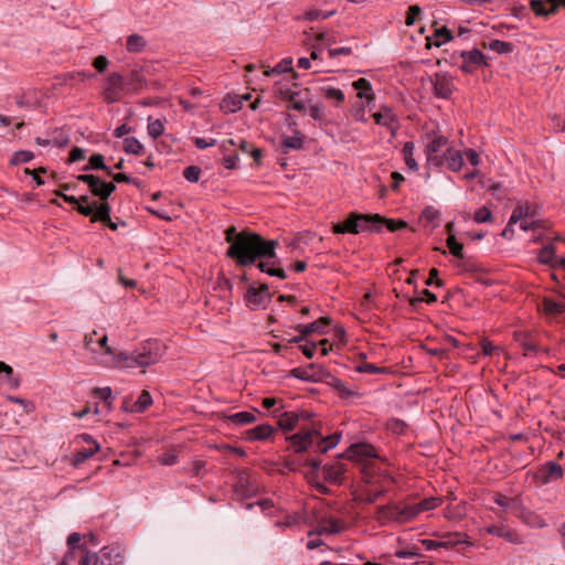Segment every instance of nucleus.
Segmentation results:
<instances>
[{"label":"nucleus","mask_w":565,"mask_h":565,"mask_svg":"<svg viewBox=\"0 0 565 565\" xmlns=\"http://www.w3.org/2000/svg\"><path fill=\"white\" fill-rule=\"evenodd\" d=\"M536 215V207L530 204L518 205L510 216V225L516 224L521 220H533Z\"/></svg>","instance_id":"obj_23"},{"label":"nucleus","mask_w":565,"mask_h":565,"mask_svg":"<svg viewBox=\"0 0 565 565\" xmlns=\"http://www.w3.org/2000/svg\"><path fill=\"white\" fill-rule=\"evenodd\" d=\"M98 221L104 222L113 231H116L118 227L117 224L110 220V206L108 203H102L98 206L97 212L94 214L92 222Z\"/></svg>","instance_id":"obj_28"},{"label":"nucleus","mask_w":565,"mask_h":565,"mask_svg":"<svg viewBox=\"0 0 565 565\" xmlns=\"http://www.w3.org/2000/svg\"><path fill=\"white\" fill-rule=\"evenodd\" d=\"M439 212L433 206H427L422 212V221L429 225L431 228H435L439 224Z\"/></svg>","instance_id":"obj_37"},{"label":"nucleus","mask_w":565,"mask_h":565,"mask_svg":"<svg viewBox=\"0 0 565 565\" xmlns=\"http://www.w3.org/2000/svg\"><path fill=\"white\" fill-rule=\"evenodd\" d=\"M344 525L337 519H328L322 521L317 527V534H338L343 530Z\"/></svg>","instance_id":"obj_27"},{"label":"nucleus","mask_w":565,"mask_h":565,"mask_svg":"<svg viewBox=\"0 0 565 565\" xmlns=\"http://www.w3.org/2000/svg\"><path fill=\"white\" fill-rule=\"evenodd\" d=\"M124 555L119 546L103 547L99 553L86 552L79 565H122Z\"/></svg>","instance_id":"obj_8"},{"label":"nucleus","mask_w":565,"mask_h":565,"mask_svg":"<svg viewBox=\"0 0 565 565\" xmlns=\"http://www.w3.org/2000/svg\"><path fill=\"white\" fill-rule=\"evenodd\" d=\"M563 477V468L555 461H547L536 472L535 478L543 484L551 483Z\"/></svg>","instance_id":"obj_13"},{"label":"nucleus","mask_w":565,"mask_h":565,"mask_svg":"<svg viewBox=\"0 0 565 565\" xmlns=\"http://www.w3.org/2000/svg\"><path fill=\"white\" fill-rule=\"evenodd\" d=\"M414 149L415 146L413 142H406L403 147L405 163L408 169L416 171L418 169V163L414 158Z\"/></svg>","instance_id":"obj_40"},{"label":"nucleus","mask_w":565,"mask_h":565,"mask_svg":"<svg viewBox=\"0 0 565 565\" xmlns=\"http://www.w3.org/2000/svg\"><path fill=\"white\" fill-rule=\"evenodd\" d=\"M326 343H327V341H320L318 343H315V342L309 343V342H307L303 345H301L300 348H301L302 353L307 358L311 359V358H313V355H315V353H316V351L318 349H320L321 355H327L328 354V348L326 347Z\"/></svg>","instance_id":"obj_36"},{"label":"nucleus","mask_w":565,"mask_h":565,"mask_svg":"<svg viewBox=\"0 0 565 565\" xmlns=\"http://www.w3.org/2000/svg\"><path fill=\"white\" fill-rule=\"evenodd\" d=\"M433 36L435 39L434 45L436 46H440L441 44L454 40L452 33L447 26L436 29ZM427 42L429 46L433 45L430 38H427Z\"/></svg>","instance_id":"obj_29"},{"label":"nucleus","mask_w":565,"mask_h":565,"mask_svg":"<svg viewBox=\"0 0 565 565\" xmlns=\"http://www.w3.org/2000/svg\"><path fill=\"white\" fill-rule=\"evenodd\" d=\"M93 362L105 369H127V352H116L111 347L93 351Z\"/></svg>","instance_id":"obj_9"},{"label":"nucleus","mask_w":565,"mask_h":565,"mask_svg":"<svg viewBox=\"0 0 565 565\" xmlns=\"http://www.w3.org/2000/svg\"><path fill=\"white\" fill-rule=\"evenodd\" d=\"M226 241L230 243L227 255L234 258L239 265L247 266L260 260L257 267L271 277L285 279L284 269L270 265V259L276 257V241H264L262 236L250 232L237 233L235 227L226 230Z\"/></svg>","instance_id":"obj_1"},{"label":"nucleus","mask_w":565,"mask_h":565,"mask_svg":"<svg viewBox=\"0 0 565 565\" xmlns=\"http://www.w3.org/2000/svg\"><path fill=\"white\" fill-rule=\"evenodd\" d=\"M447 246L450 249L451 254L456 257H462V244L458 243L454 235H449L447 238Z\"/></svg>","instance_id":"obj_58"},{"label":"nucleus","mask_w":565,"mask_h":565,"mask_svg":"<svg viewBox=\"0 0 565 565\" xmlns=\"http://www.w3.org/2000/svg\"><path fill=\"white\" fill-rule=\"evenodd\" d=\"M286 468L290 471H301L309 481L324 479L337 483L341 482L345 473V467L342 462L337 461L330 466L321 467V461L317 459L287 461Z\"/></svg>","instance_id":"obj_3"},{"label":"nucleus","mask_w":565,"mask_h":565,"mask_svg":"<svg viewBox=\"0 0 565 565\" xmlns=\"http://www.w3.org/2000/svg\"><path fill=\"white\" fill-rule=\"evenodd\" d=\"M494 502L499 507L503 508L505 511H513V510H515V508L518 505V502L514 499L508 498L502 494H497L494 497Z\"/></svg>","instance_id":"obj_48"},{"label":"nucleus","mask_w":565,"mask_h":565,"mask_svg":"<svg viewBox=\"0 0 565 565\" xmlns=\"http://www.w3.org/2000/svg\"><path fill=\"white\" fill-rule=\"evenodd\" d=\"M300 515H287L282 521H277L276 526L291 527L300 523Z\"/></svg>","instance_id":"obj_62"},{"label":"nucleus","mask_w":565,"mask_h":565,"mask_svg":"<svg viewBox=\"0 0 565 565\" xmlns=\"http://www.w3.org/2000/svg\"><path fill=\"white\" fill-rule=\"evenodd\" d=\"M559 8H565V0H531L530 9L536 17L548 18L558 12Z\"/></svg>","instance_id":"obj_12"},{"label":"nucleus","mask_w":565,"mask_h":565,"mask_svg":"<svg viewBox=\"0 0 565 565\" xmlns=\"http://www.w3.org/2000/svg\"><path fill=\"white\" fill-rule=\"evenodd\" d=\"M309 116L315 119V120H322L323 117H324V111H323V107H321L320 105L318 104H315V105H309L308 109H307Z\"/></svg>","instance_id":"obj_61"},{"label":"nucleus","mask_w":565,"mask_h":565,"mask_svg":"<svg viewBox=\"0 0 565 565\" xmlns=\"http://www.w3.org/2000/svg\"><path fill=\"white\" fill-rule=\"evenodd\" d=\"M146 40L139 34H131L127 38L126 49L128 52H141L146 47Z\"/></svg>","instance_id":"obj_35"},{"label":"nucleus","mask_w":565,"mask_h":565,"mask_svg":"<svg viewBox=\"0 0 565 565\" xmlns=\"http://www.w3.org/2000/svg\"><path fill=\"white\" fill-rule=\"evenodd\" d=\"M94 394H95V396H97L98 398L104 401L107 405H110L109 399L113 395V391L109 386L96 387L94 390Z\"/></svg>","instance_id":"obj_60"},{"label":"nucleus","mask_w":565,"mask_h":565,"mask_svg":"<svg viewBox=\"0 0 565 565\" xmlns=\"http://www.w3.org/2000/svg\"><path fill=\"white\" fill-rule=\"evenodd\" d=\"M273 431H274V429L270 425H267V424L258 425V426L250 428L246 431V439L249 441L265 440L273 434Z\"/></svg>","instance_id":"obj_26"},{"label":"nucleus","mask_w":565,"mask_h":565,"mask_svg":"<svg viewBox=\"0 0 565 565\" xmlns=\"http://www.w3.org/2000/svg\"><path fill=\"white\" fill-rule=\"evenodd\" d=\"M99 205L100 204H97V202H93L92 204L78 203L75 209L78 211V213H81L85 216L92 215V218H93L94 214L97 212V209Z\"/></svg>","instance_id":"obj_59"},{"label":"nucleus","mask_w":565,"mask_h":565,"mask_svg":"<svg viewBox=\"0 0 565 565\" xmlns=\"http://www.w3.org/2000/svg\"><path fill=\"white\" fill-rule=\"evenodd\" d=\"M327 323L323 320L313 321L308 324L299 326L298 329L301 332L300 337H296L292 339V342H300L305 337L311 333H323Z\"/></svg>","instance_id":"obj_25"},{"label":"nucleus","mask_w":565,"mask_h":565,"mask_svg":"<svg viewBox=\"0 0 565 565\" xmlns=\"http://www.w3.org/2000/svg\"><path fill=\"white\" fill-rule=\"evenodd\" d=\"M333 232L337 234L353 233V213L349 214L343 223L334 224Z\"/></svg>","instance_id":"obj_47"},{"label":"nucleus","mask_w":565,"mask_h":565,"mask_svg":"<svg viewBox=\"0 0 565 565\" xmlns=\"http://www.w3.org/2000/svg\"><path fill=\"white\" fill-rule=\"evenodd\" d=\"M201 175V169L198 166H189L183 171V177L189 182H198Z\"/></svg>","instance_id":"obj_56"},{"label":"nucleus","mask_w":565,"mask_h":565,"mask_svg":"<svg viewBox=\"0 0 565 565\" xmlns=\"http://www.w3.org/2000/svg\"><path fill=\"white\" fill-rule=\"evenodd\" d=\"M488 532L490 534H493V535H497V536H500V537H504L507 539L508 541L512 542V543H519L520 541L518 540V535L515 533H513L512 531L510 530H507L502 526H491L489 527Z\"/></svg>","instance_id":"obj_43"},{"label":"nucleus","mask_w":565,"mask_h":565,"mask_svg":"<svg viewBox=\"0 0 565 565\" xmlns=\"http://www.w3.org/2000/svg\"><path fill=\"white\" fill-rule=\"evenodd\" d=\"M543 310L546 315H559L565 312V302H558L553 299H544Z\"/></svg>","instance_id":"obj_41"},{"label":"nucleus","mask_w":565,"mask_h":565,"mask_svg":"<svg viewBox=\"0 0 565 565\" xmlns=\"http://www.w3.org/2000/svg\"><path fill=\"white\" fill-rule=\"evenodd\" d=\"M440 503H441V499L436 498V497H429V498L423 499L422 501L417 502L416 504L422 513V512H426V511L436 509Z\"/></svg>","instance_id":"obj_45"},{"label":"nucleus","mask_w":565,"mask_h":565,"mask_svg":"<svg viewBox=\"0 0 565 565\" xmlns=\"http://www.w3.org/2000/svg\"><path fill=\"white\" fill-rule=\"evenodd\" d=\"M124 149L128 153L139 154L143 147L138 139L135 137L126 138L124 141Z\"/></svg>","instance_id":"obj_46"},{"label":"nucleus","mask_w":565,"mask_h":565,"mask_svg":"<svg viewBox=\"0 0 565 565\" xmlns=\"http://www.w3.org/2000/svg\"><path fill=\"white\" fill-rule=\"evenodd\" d=\"M422 9L417 4L409 6L406 13L405 23L411 26L416 23V21L420 18Z\"/></svg>","instance_id":"obj_50"},{"label":"nucleus","mask_w":565,"mask_h":565,"mask_svg":"<svg viewBox=\"0 0 565 565\" xmlns=\"http://www.w3.org/2000/svg\"><path fill=\"white\" fill-rule=\"evenodd\" d=\"M152 404V397L149 392L142 391L138 399L130 406L131 413H142Z\"/></svg>","instance_id":"obj_32"},{"label":"nucleus","mask_w":565,"mask_h":565,"mask_svg":"<svg viewBox=\"0 0 565 565\" xmlns=\"http://www.w3.org/2000/svg\"><path fill=\"white\" fill-rule=\"evenodd\" d=\"M131 73H109L105 81V98L108 103L118 100L121 95L134 90L136 87L131 82Z\"/></svg>","instance_id":"obj_6"},{"label":"nucleus","mask_w":565,"mask_h":565,"mask_svg":"<svg viewBox=\"0 0 565 565\" xmlns=\"http://www.w3.org/2000/svg\"><path fill=\"white\" fill-rule=\"evenodd\" d=\"M449 148L448 139L439 134L428 136L426 146L427 163L434 167H443L445 163V153Z\"/></svg>","instance_id":"obj_10"},{"label":"nucleus","mask_w":565,"mask_h":565,"mask_svg":"<svg viewBox=\"0 0 565 565\" xmlns=\"http://www.w3.org/2000/svg\"><path fill=\"white\" fill-rule=\"evenodd\" d=\"M307 90L300 96H295L294 99H287L291 103L290 107L295 110L302 111L307 110L306 100H307Z\"/></svg>","instance_id":"obj_57"},{"label":"nucleus","mask_w":565,"mask_h":565,"mask_svg":"<svg viewBox=\"0 0 565 565\" xmlns=\"http://www.w3.org/2000/svg\"><path fill=\"white\" fill-rule=\"evenodd\" d=\"M92 169L105 170L109 175L111 174V171L104 162V157L99 153L93 154L89 159V163L83 168L84 171H89Z\"/></svg>","instance_id":"obj_42"},{"label":"nucleus","mask_w":565,"mask_h":565,"mask_svg":"<svg viewBox=\"0 0 565 565\" xmlns=\"http://www.w3.org/2000/svg\"><path fill=\"white\" fill-rule=\"evenodd\" d=\"M243 107V99L236 95H227L221 103V109L225 113H236Z\"/></svg>","instance_id":"obj_31"},{"label":"nucleus","mask_w":565,"mask_h":565,"mask_svg":"<svg viewBox=\"0 0 565 565\" xmlns=\"http://www.w3.org/2000/svg\"><path fill=\"white\" fill-rule=\"evenodd\" d=\"M298 422V416L294 413H285L279 419V426L285 430H292Z\"/></svg>","instance_id":"obj_49"},{"label":"nucleus","mask_w":565,"mask_h":565,"mask_svg":"<svg viewBox=\"0 0 565 565\" xmlns=\"http://www.w3.org/2000/svg\"><path fill=\"white\" fill-rule=\"evenodd\" d=\"M147 131L150 138H159L164 132V120L149 118Z\"/></svg>","instance_id":"obj_38"},{"label":"nucleus","mask_w":565,"mask_h":565,"mask_svg":"<svg viewBox=\"0 0 565 565\" xmlns=\"http://www.w3.org/2000/svg\"><path fill=\"white\" fill-rule=\"evenodd\" d=\"M164 347L159 340H148L134 352H127V369L152 365L161 359Z\"/></svg>","instance_id":"obj_5"},{"label":"nucleus","mask_w":565,"mask_h":565,"mask_svg":"<svg viewBox=\"0 0 565 565\" xmlns=\"http://www.w3.org/2000/svg\"><path fill=\"white\" fill-rule=\"evenodd\" d=\"M483 47L494 51L499 54H507L513 51L514 44L501 40H490L489 42H483Z\"/></svg>","instance_id":"obj_30"},{"label":"nucleus","mask_w":565,"mask_h":565,"mask_svg":"<svg viewBox=\"0 0 565 565\" xmlns=\"http://www.w3.org/2000/svg\"><path fill=\"white\" fill-rule=\"evenodd\" d=\"M340 434L326 437L317 427H312L291 435L288 440L295 452L313 450L323 454L335 447L340 441Z\"/></svg>","instance_id":"obj_4"},{"label":"nucleus","mask_w":565,"mask_h":565,"mask_svg":"<svg viewBox=\"0 0 565 565\" xmlns=\"http://www.w3.org/2000/svg\"><path fill=\"white\" fill-rule=\"evenodd\" d=\"M96 334V331L88 333L84 337V348L90 353L93 356V351H97L96 342L94 340V335Z\"/></svg>","instance_id":"obj_64"},{"label":"nucleus","mask_w":565,"mask_h":565,"mask_svg":"<svg viewBox=\"0 0 565 565\" xmlns=\"http://www.w3.org/2000/svg\"><path fill=\"white\" fill-rule=\"evenodd\" d=\"M83 439L90 446L88 448L81 449L74 454L72 458V463L75 467L81 466L83 462L93 457L99 450V445L92 438V436L83 435Z\"/></svg>","instance_id":"obj_20"},{"label":"nucleus","mask_w":565,"mask_h":565,"mask_svg":"<svg viewBox=\"0 0 565 565\" xmlns=\"http://www.w3.org/2000/svg\"><path fill=\"white\" fill-rule=\"evenodd\" d=\"M297 76H291L290 79L279 81L275 84V94L281 99H294L295 96H300L305 93L303 89L299 88L295 82Z\"/></svg>","instance_id":"obj_14"},{"label":"nucleus","mask_w":565,"mask_h":565,"mask_svg":"<svg viewBox=\"0 0 565 565\" xmlns=\"http://www.w3.org/2000/svg\"><path fill=\"white\" fill-rule=\"evenodd\" d=\"M332 386L334 387V390L338 392V394L342 398H349L352 395L351 390L347 386V384L342 380L333 379Z\"/></svg>","instance_id":"obj_53"},{"label":"nucleus","mask_w":565,"mask_h":565,"mask_svg":"<svg viewBox=\"0 0 565 565\" xmlns=\"http://www.w3.org/2000/svg\"><path fill=\"white\" fill-rule=\"evenodd\" d=\"M537 257L542 264H546L550 266H559L565 269V264H563L564 257H557L555 254V247L553 245H546L542 247L537 254Z\"/></svg>","instance_id":"obj_22"},{"label":"nucleus","mask_w":565,"mask_h":565,"mask_svg":"<svg viewBox=\"0 0 565 565\" xmlns=\"http://www.w3.org/2000/svg\"><path fill=\"white\" fill-rule=\"evenodd\" d=\"M116 186L114 183L104 182L99 179L95 189L92 190V193L98 196L100 200H107L110 194L115 191Z\"/></svg>","instance_id":"obj_33"},{"label":"nucleus","mask_w":565,"mask_h":565,"mask_svg":"<svg viewBox=\"0 0 565 565\" xmlns=\"http://www.w3.org/2000/svg\"><path fill=\"white\" fill-rule=\"evenodd\" d=\"M372 117L380 126L386 127L392 135L398 129V119L391 108L382 107L380 110L372 113Z\"/></svg>","instance_id":"obj_15"},{"label":"nucleus","mask_w":565,"mask_h":565,"mask_svg":"<svg viewBox=\"0 0 565 565\" xmlns=\"http://www.w3.org/2000/svg\"><path fill=\"white\" fill-rule=\"evenodd\" d=\"M383 225H386L391 232H395L407 226L404 221L396 222L394 220H384L379 214L362 215L355 213V234L361 232H380Z\"/></svg>","instance_id":"obj_7"},{"label":"nucleus","mask_w":565,"mask_h":565,"mask_svg":"<svg viewBox=\"0 0 565 565\" xmlns=\"http://www.w3.org/2000/svg\"><path fill=\"white\" fill-rule=\"evenodd\" d=\"M384 370L383 369H380L377 367L376 365L372 364V363H367V362H361V363H358V361L355 360V372H360V373H382Z\"/></svg>","instance_id":"obj_55"},{"label":"nucleus","mask_w":565,"mask_h":565,"mask_svg":"<svg viewBox=\"0 0 565 565\" xmlns=\"http://www.w3.org/2000/svg\"><path fill=\"white\" fill-rule=\"evenodd\" d=\"M264 71H295L294 70V60L292 57H284L278 64L275 66H264Z\"/></svg>","instance_id":"obj_51"},{"label":"nucleus","mask_w":565,"mask_h":565,"mask_svg":"<svg viewBox=\"0 0 565 565\" xmlns=\"http://www.w3.org/2000/svg\"><path fill=\"white\" fill-rule=\"evenodd\" d=\"M463 164L462 154L459 150L452 149L451 147L447 148L445 153V163L448 169L452 171H459Z\"/></svg>","instance_id":"obj_24"},{"label":"nucleus","mask_w":565,"mask_h":565,"mask_svg":"<svg viewBox=\"0 0 565 565\" xmlns=\"http://www.w3.org/2000/svg\"><path fill=\"white\" fill-rule=\"evenodd\" d=\"M355 468L359 467L362 480L372 488L366 490L364 500L373 502L379 495L386 492L391 478L379 472L376 468L377 454L375 448L364 441H355Z\"/></svg>","instance_id":"obj_2"},{"label":"nucleus","mask_w":565,"mask_h":565,"mask_svg":"<svg viewBox=\"0 0 565 565\" xmlns=\"http://www.w3.org/2000/svg\"><path fill=\"white\" fill-rule=\"evenodd\" d=\"M333 14V11L323 12L319 9L309 10L305 13V19L309 21L323 20Z\"/></svg>","instance_id":"obj_54"},{"label":"nucleus","mask_w":565,"mask_h":565,"mask_svg":"<svg viewBox=\"0 0 565 565\" xmlns=\"http://www.w3.org/2000/svg\"><path fill=\"white\" fill-rule=\"evenodd\" d=\"M355 87V98H359L362 100V106L370 108L372 110L375 107L374 104V93L372 90V87L367 81L364 78H361L359 81H355L354 84Z\"/></svg>","instance_id":"obj_18"},{"label":"nucleus","mask_w":565,"mask_h":565,"mask_svg":"<svg viewBox=\"0 0 565 565\" xmlns=\"http://www.w3.org/2000/svg\"><path fill=\"white\" fill-rule=\"evenodd\" d=\"M429 82L435 94L439 97L448 98L452 93V84L446 73H435L434 76H429Z\"/></svg>","instance_id":"obj_17"},{"label":"nucleus","mask_w":565,"mask_h":565,"mask_svg":"<svg viewBox=\"0 0 565 565\" xmlns=\"http://www.w3.org/2000/svg\"><path fill=\"white\" fill-rule=\"evenodd\" d=\"M458 57L461 58L462 61L461 65L459 66V71H469L468 64L488 66L484 54L478 49H472L470 51H461L459 52Z\"/></svg>","instance_id":"obj_19"},{"label":"nucleus","mask_w":565,"mask_h":565,"mask_svg":"<svg viewBox=\"0 0 565 565\" xmlns=\"http://www.w3.org/2000/svg\"><path fill=\"white\" fill-rule=\"evenodd\" d=\"M281 145L285 148V152L289 149H300L303 145V136L299 131H295L292 136L282 137Z\"/></svg>","instance_id":"obj_34"},{"label":"nucleus","mask_w":565,"mask_h":565,"mask_svg":"<svg viewBox=\"0 0 565 565\" xmlns=\"http://www.w3.org/2000/svg\"><path fill=\"white\" fill-rule=\"evenodd\" d=\"M33 153L29 150H19L12 154L10 159V164L18 166L21 163H26L30 162L33 159Z\"/></svg>","instance_id":"obj_44"},{"label":"nucleus","mask_w":565,"mask_h":565,"mask_svg":"<svg viewBox=\"0 0 565 565\" xmlns=\"http://www.w3.org/2000/svg\"><path fill=\"white\" fill-rule=\"evenodd\" d=\"M227 418L235 425H246L256 420L255 415L250 412L234 413L231 414Z\"/></svg>","instance_id":"obj_39"},{"label":"nucleus","mask_w":565,"mask_h":565,"mask_svg":"<svg viewBox=\"0 0 565 565\" xmlns=\"http://www.w3.org/2000/svg\"><path fill=\"white\" fill-rule=\"evenodd\" d=\"M481 349H482L483 355H486V356L498 354L499 351H500L499 347L492 344L488 340H482L481 341Z\"/></svg>","instance_id":"obj_63"},{"label":"nucleus","mask_w":565,"mask_h":565,"mask_svg":"<svg viewBox=\"0 0 565 565\" xmlns=\"http://www.w3.org/2000/svg\"><path fill=\"white\" fill-rule=\"evenodd\" d=\"M294 375L302 381L316 382L319 381L323 374V370L316 363H310L306 366L296 367L292 370Z\"/></svg>","instance_id":"obj_21"},{"label":"nucleus","mask_w":565,"mask_h":565,"mask_svg":"<svg viewBox=\"0 0 565 565\" xmlns=\"http://www.w3.org/2000/svg\"><path fill=\"white\" fill-rule=\"evenodd\" d=\"M473 220H475L476 223H488V222H491L492 221V213H491V211L488 207L482 206V207L478 209L475 212Z\"/></svg>","instance_id":"obj_52"},{"label":"nucleus","mask_w":565,"mask_h":565,"mask_svg":"<svg viewBox=\"0 0 565 565\" xmlns=\"http://www.w3.org/2000/svg\"><path fill=\"white\" fill-rule=\"evenodd\" d=\"M379 519L382 523H406L413 521L412 513L407 504L388 503L377 509Z\"/></svg>","instance_id":"obj_11"},{"label":"nucleus","mask_w":565,"mask_h":565,"mask_svg":"<svg viewBox=\"0 0 565 565\" xmlns=\"http://www.w3.org/2000/svg\"><path fill=\"white\" fill-rule=\"evenodd\" d=\"M245 299L249 308L254 310L263 308L269 299L268 288L266 286L260 288L249 287Z\"/></svg>","instance_id":"obj_16"}]
</instances>
